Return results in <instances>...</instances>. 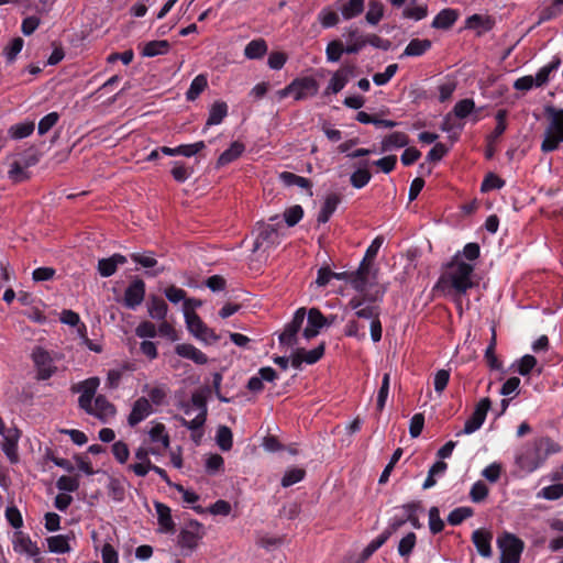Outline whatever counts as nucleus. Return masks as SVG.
Returning <instances> with one entry per match:
<instances>
[{
  "label": "nucleus",
  "mask_w": 563,
  "mask_h": 563,
  "mask_svg": "<svg viewBox=\"0 0 563 563\" xmlns=\"http://www.w3.org/2000/svg\"><path fill=\"white\" fill-rule=\"evenodd\" d=\"M475 264L453 257L441 274L435 287L452 297L457 309L462 311L463 299L467 291L477 286Z\"/></svg>",
  "instance_id": "1"
},
{
  "label": "nucleus",
  "mask_w": 563,
  "mask_h": 563,
  "mask_svg": "<svg viewBox=\"0 0 563 563\" xmlns=\"http://www.w3.org/2000/svg\"><path fill=\"white\" fill-rule=\"evenodd\" d=\"M559 451V445L549 438H539L522 445L515 457L516 465L525 474L538 470L545 460Z\"/></svg>",
  "instance_id": "2"
},
{
  "label": "nucleus",
  "mask_w": 563,
  "mask_h": 563,
  "mask_svg": "<svg viewBox=\"0 0 563 563\" xmlns=\"http://www.w3.org/2000/svg\"><path fill=\"white\" fill-rule=\"evenodd\" d=\"M178 408L184 416L177 417V419L181 426L192 431V439L198 442L208 412L205 395L201 391H195L190 399L180 401Z\"/></svg>",
  "instance_id": "3"
},
{
  "label": "nucleus",
  "mask_w": 563,
  "mask_h": 563,
  "mask_svg": "<svg viewBox=\"0 0 563 563\" xmlns=\"http://www.w3.org/2000/svg\"><path fill=\"white\" fill-rule=\"evenodd\" d=\"M349 307L354 311L355 318L369 322L371 339L374 343L379 342L383 335L379 306L355 296L349 301Z\"/></svg>",
  "instance_id": "4"
},
{
  "label": "nucleus",
  "mask_w": 563,
  "mask_h": 563,
  "mask_svg": "<svg viewBox=\"0 0 563 563\" xmlns=\"http://www.w3.org/2000/svg\"><path fill=\"white\" fill-rule=\"evenodd\" d=\"M319 85L312 77H301L294 79L284 89L276 92L278 99H285L291 96L296 101L307 99L317 95Z\"/></svg>",
  "instance_id": "5"
},
{
  "label": "nucleus",
  "mask_w": 563,
  "mask_h": 563,
  "mask_svg": "<svg viewBox=\"0 0 563 563\" xmlns=\"http://www.w3.org/2000/svg\"><path fill=\"white\" fill-rule=\"evenodd\" d=\"M550 123L544 132L541 150L544 153L555 151L563 143V109L550 110Z\"/></svg>",
  "instance_id": "6"
},
{
  "label": "nucleus",
  "mask_w": 563,
  "mask_h": 563,
  "mask_svg": "<svg viewBox=\"0 0 563 563\" xmlns=\"http://www.w3.org/2000/svg\"><path fill=\"white\" fill-rule=\"evenodd\" d=\"M279 222L276 224L263 223L257 227V235L254 240L252 252L261 257L280 242L278 231Z\"/></svg>",
  "instance_id": "7"
},
{
  "label": "nucleus",
  "mask_w": 563,
  "mask_h": 563,
  "mask_svg": "<svg viewBox=\"0 0 563 563\" xmlns=\"http://www.w3.org/2000/svg\"><path fill=\"white\" fill-rule=\"evenodd\" d=\"M205 527L196 521H189L178 534V545L185 555L191 554L205 537Z\"/></svg>",
  "instance_id": "8"
},
{
  "label": "nucleus",
  "mask_w": 563,
  "mask_h": 563,
  "mask_svg": "<svg viewBox=\"0 0 563 563\" xmlns=\"http://www.w3.org/2000/svg\"><path fill=\"white\" fill-rule=\"evenodd\" d=\"M500 550V563H519L523 542L511 533H503L497 539Z\"/></svg>",
  "instance_id": "9"
},
{
  "label": "nucleus",
  "mask_w": 563,
  "mask_h": 563,
  "mask_svg": "<svg viewBox=\"0 0 563 563\" xmlns=\"http://www.w3.org/2000/svg\"><path fill=\"white\" fill-rule=\"evenodd\" d=\"M185 322L190 334L205 344H212L219 340V335L196 312L186 311Z\"/></svg>",
  "instance_id": "10"
},
{
  "label": "nucleus",
  "mask_w": 563,
  "mask_h": 563,
  "mask_svg": "<svg viewBox=\"0 0 563 563\" xmlns=\"http://www.w3.org/2000/svg\"><path fill=\"white\" fill-rule=\"evenodd\" d=\"M88 415L95 416L103 423L110 422L117 413L112 405L103 395L96 396L89 404V407H80Z\"/></svg>",
  "instance_id": "11"
},
{
  "label": "nucleus",
  "mask_w": 563,
  "mask_h": 563,
  "mask_svg": "<svg viewBox=\"0 0 563 563\" xmlns=\"http://www.w3.org/2000/svg\"><path fill=\"white\" fill-rule=\"evenodd\" d=\"M32 360L37 372V379L45 380L55 374L56 366L54 360L44 349L36 347L32 353Z\"/></svg>",
  "instance_id": "12"
},
{
  "label": "nucleus",
  "mask_w": 563,
  "mask_h": 563,
  "mask_svg": "<svg viewBox=\"0 0 563 563\" xmlns=\"http://www.w3.org/2000/svg\"><path fill=\"white\" fill-rule=\"evenodd\" d=\"M490 408V400L488 398L481 399L475 406L474 412L465 421L464 429L457 433L472 434L477 431L486 420L487 412Z\"/></svg>",
  "instance_id": "13"
},
{
  "label": "nucleus",
  "mask_w": 563,
  "mask_h": 563,
  "mask_svg": "<svg viewBox=\"0 0 563 563\" xmlns=\"http://www.w3.org/2000/svg\"><path fill=\"white\" fill-rule=\"evenodd\" d=\"M148 443L151 448H156L159 451V455L169 448L170 438L166 430V427L161 422H151V427L147 431Z\"/></svg>",
  "instance_id": "14"
},
{
  "label": "nucleus",
  "mask_w": 563,
  "mask_h": 563,
  "mask_svg": "<svg viewBox=\"0 0 563 563\" xmlns=\"http://www.w3.org/2000/svg\"><path fill=\"white\" fill-rule=\"evenodd\" d=\"M154 412L153 406L146 397L137 398L133 405L131 412L128 416V424L135 427Z\"/></svg>",
  "instance_id": "15"
},
{
  "label": "nucleus",
  "mask_w": 563,
  "mask_h": 563,
  "mask_svg": "<svg viewBox=\"0 0 563 563\" xmlns=\"http://www.w3.org/2000/svg\"><path fill=\"white\" fill-rule=\"evenodd\" d=\"M306 312L305 309H298L292 320L286 324L284 331L279 335V342L284 345H294L296 343V335L300 330L303 321H305Z\"/></svg>",
  "instance_id": "16"
},
{
  "label": "nucleus",
  "mask_w": 563,
  "mask_h": 563,
  "mask_svg": "<svg viewBox=\"0 0 563 563\" xmlns=\"http://www.w3.org/2000/svg\"><path fill=\"white\" fill-rule=\"evenodd\" d=\"M145 297V284L142 279L133 280L124 292L123 303L129 309L139 307Z\"/></svg>",
  "instance_id": "17"
},
{
  "label": "nucleus",
  "mask_w": 563,
  "mask_h": 563,
  "mask_svg": "<svg viewBox=\"0 0 563 563\" xmlns=\"http://www.w3.org/2000/svg\"><path fill=\"white\" fill-rule=\"evenodd\" d=\"M353 70L354 68L352 66H343L333 73L324 90V95H336L340 92L349 82Z\"/></svg>",
  "instance_id": "18"
},
{
  "label": "nucleus",
  "mask_w": 563,
  "mask_h": 563,
  "mask_svg": "<svg viewBox=\"0 0 563 563\" xmlns=\"http://www.w3.org/2000/svg\"><path fill=\"white\" fill-rule=\"evenodd\" d=\"M492 540L493 533L486 529H477L472 533V541L483 558H490L493 555L492 551Z\"/></svg>",
  "instance_id": "19"
},
{
  "label": "nucleus",
  "mask_w": 563,
  "mask_h": 563,
  "mask_svg": "<svg viewBox=\"0 0 563 563\" xmlns=\"http://www.w3.org/2000/svg\"><path fill=\"white\" fill-rule=\"evenodd\" d=\"M344 36L346 37L345 53L356 54L367 45L366 36L356 27H347Z\"/></svg>",
  "instance_id": "20"
},
{
  "label": "nucleus",
  "mask_w": 563,
  "mask_h": 563,
  "mask_svg": "<svg viewBox=\"0 0 563 563\" xmlns=\"http://www.w3.org/2000/svg\"><path fill=\"white\" fill-rule=\"evenodd\" d=\"M99 384L100 380L98 377H90L79 383L77 386V391L80 393L78 399L79 407H89L90 401L95 398Z\"/></svg>",
  "instance_id": "21"
},
{
  "label": "nucleus",
  "mask_w": 563,
  "mask_h": 563,
  "mask_svg": "<svg viewBox=\"0 0 563 563\" xmlns=\"http://www.w3.org/2000/svg\"><path fill=\"white\" fill-rule=\"evenodd\" d=\"M563 12V0H544L538 10V23H543L559 16Z\"/></svg>",
  "instance_id": "22"
},
{
  "label": "nucleus",
  "mask_w": 563,
  "mask_h": 563,
  "mask_svg": "<svg viewBox=\"0 0 563 563\" xmlns=\"http://www.w3.org/2000/svg\"><path fill=\"white\" fill-rule=\"evenodd\" d=\"M175 352L178 356L188 358L198 365H205L208 363L207 355L192 344H189V343L177 344L175 346Z\"/></svg>",
  "instance_id": "23"
},
{
  "label": "nucleus",
  "mask_w": 563,
  "mask_h": 563,
  "mask_svg": "<svg viewBox=\"0 0 563 563\" xmlns=\"http://www.w3.org/2000/svg\"><path fill=\"white\" fill-rule=\"evenodd\" d=\"M157 520H158V530L162 533H173L175 531V522L172 518L170 508L163 503L156 501L154 504Z\"/></svg>",
  "instance_id": "24"
},
{
  "label": "nucleus",
  "mask_w": 563,
  "mask_h": 563,
  "mask_svg": "<svg viewBox=\"0 0 563 563\" xmlns=\"http://www.w3.org/2000/svg\"><path fill=\"white\" fill-rule=\"evenodd\" d=\"M12 545L13 550L19 554L35 556L38 553L36 544L27 536L19 531L13 534Z\"/></svg>",
  "instance_id": "25"
},
{
  "label": "nucleus",
  "mask_w": 563,
  "mask_h": 563,
  "mask_svg": "<svg viewBox=\"0 0 563 563\" xmlns=\"http://www.w3.org/2000/svg\"><path fill=\"white\" fill-rule=\"evenodd\" d=\"M143 391L146 393L147 399L152 406H163L166 402L169 388L165 384H146L143 387Z\"/></svg>",
  "instance_id": "26"
},
{
  "label": "nucleus",
  "mask_w": 563,
  "mask_h": 563,
  "mask_svg": "<svg viewBox=\"0 0 563 563\" xmlns=\"http://www.w3.org/2000/svg\"><path fill=\"white\" fill-rule=\"evenodd\" d=\"M126 263V257L121 254H113L112 256L108 258H101L98 262V273L102 277H110L112 276L118 266L123 265Z\"/></svg>",
  "instance_id": "27"
},
{
  "label": "nucleus",
  "mask_w": 563,
  "mask_h": 563,
  "mask_svg": "<svg viewBox=\"0 0 563 563\" xmlns=\"http://www.w3.org/2000/svg\"><path fill=\"white\" fill-rule=\"evenodd\" d=\"M459 19V12L455 9H442L433 19L431 26L438 30L450 29Z\"/></svg>",
  "instance_id": "28"
},
{
  "label": "nucleus",
  "mask_w": 563,
  "mask_h": 563,
  "mask_svg": "<svg viewBox=\"0 0 563 563\" xmlns=\"http://www.w3.org/2000/svg\"><path fill=\"white\" fill-rule=\"evenodd\" d=\"M3 438L2 450L4 454L9 457L11 462H16L18 453H16V443L19 440V433L16 429H4V434H1Z\"/></svg>",
  "instance_id": "29"
},
{
  "label": "nucleus",
  "mask_w": 563,
  "mask_h": 563,
  "mask_svg": "<svg viewBox=\"0 0 563 563\" xmlns=\"http://www.w3.org/2000/svg\"><path fill=\"white\" fill-rule=\"evenodd\" d=\"M561 64V58L559 56H554L550 63L541 67L534 76L537 79V88L548 84L551 77L558 73Z\"/></svg>",
  "instance_id": "30"
},
{
  "label": "nucleus",
  "mask_w": 563,
  "mask_h": 563,
  "mask_svg": "<svg viewBox=\"0 0 563 563\" xmlns=\"http://www.w3.org/2000/svg\"><path fill=\"white\" fill-rule=\"evenodd\" d=\"M340 202L341 198L336 194L328 195L319 211L317 218L318 223H327L330 220L331 216L336 210Z\"/></svg>",
  "instance_id": "31"
},
{
  "label": "nucleus",
  "mask_w": 563,
  "mask_h": 563,
  "mask_svg": "<svg viewBox=\"0 0 563 563\" xmlns=\"http://www.w3.org/2000/svg\"><path fill=\"white\" fill-rule=\"evenodd\" d=\"M169 49L170 44L167 40H155L143 45L142 55L145 57H155L167 54Z\"/></svg>",
  "instance_id": "32"
},
{
  "label": "nucleus",
  "mask_w": 563,
  "mask_h": 563,
  "mask_svg": "<svg viewBox=\"0 0 563 563\" xmlns=\"http://www.w3.org/2000/svg\"><path fill=\"white\" fill-rule=\"evenodd\" d=\"M228 115V104L224 101H216L209 109L206 126L220 124Z\"/></svg>",
  "instance_id": "33"
},
{
  "label": "nucleus",
  "mask_w": 563,
  "mask_h": 563,
  "mask_svg": "<svg viewBox=\"0 0 563 563\" xmlns=\"http://www.w3.org/2000/svg\"><path fill=\"white\" fill-rule=\"evenodd\" d=\"M147 311L151 318L163 321L167 316L168 306L162 298L153 296L147 302Z\"/></svg>",
  "instance_id": "34"
},
{
  "label": "nucleus",
  "mask_w": 563,
  "mask_h": 563,
  "mask_svg": "<svg viewBox=\"0 0 563 563\" xmlns=\"http://www.w3.org/2000/svg\"><path fill=\"white\" fill-rule=\"evenodd\" d=\"M431 41L427 38H413L406 46L401 56L418 57L431 48Z\"/></svg>",
  "instance_id": "35"
},
{
  "label": "nucleus",
  "mask_w": 563,
  "mask_h": 563,
  "mask_svg": "<svg viewBox=\"0 0 563 563\" xmlns=\"http://www.w3.org/2000/svg\"><path fill=\"white\" fill-rule=\"evenodd\" d=\"M408 144V136L404 132H394L382 141V152H388L405 147Z\"/></svg>",
  "instance_id": "36"
},
{
  "label": "nucleus",
  "mask_w": 563,
  "mask_h": 563,
  "mask_svg": "<svg viewBox=\"0 0 563 563\" xmlns=\"http://www.w3.org/2000/svg\"><path fill=\"white\" fill-rule=\"evenodd\" d=\"M344 334L349 338H355L363 341L366 338L365 324L357 318L350 319L344 327Z\"/></svg>",
  "instance_id": "37"
},
{
  "label": "nucleus",
  "mask_w": 563,
  "mask_h": 563,
  "mask_svg": "<svg viewBox=\"0 0 563 563\" xmlns=\"http://www.w3.org/2000/svg\"><path fill=\"white\" fill-rule=\"evenodd\" d=\"M244 152V145L240 142H233L228 150H225L218 158V166H225L238 157L242 155Z\"/></svg>",
  "instance_id": "38"
},
{
  "label": "nucleus",
  "mask_w": 563,
  "mask_h": 563,
  "mask_svg": "<svg viewBox=\"0 0 563 563\" xmlns=\"http://www.w3.org/2000/svg\"><path fill=\"white\" fill-rule=\"evenodd\" d=\"M48 550L53 553H68L71 548L69 545V537L64 534L53 536L47 538Z\"/></svg>",
  "instance_id": "39"
},
{
  "label": "nucleus",
  "mask_w": 563,
  "mask_h": 563,
  "mask_svg": "<svg viewBox=\"0 0 563 563\" xmlns=\"http://www.w3.org/2000/svg\"><path fill=\"white\" fill-rule=\"evenodd\" d=\"M267 52V44L263 38H256L247 43L244 48V55L249 59L262 58Z\"/></svg>",
  "instance_id": "40"
},
{
  "label": "nucleus",
  "mask_w": 563,
  "mask_h": 563,
  "mask_svg": "<svg viewBox=\"0 0 563 563\" xmlns=\"http://www.w3.org/2000/svg\"><path fill=\"white\" fill-rule=\"evenodd\" d=\"M109 496L117 503H120L125 497V482L119 477H110L108 485Z\"/></svg>",
  "instance_id": "41"
},
{
  "label": "nucleus",
  "mask_w": 563,
  "mask_h": 563,
  "mask_svg": "<svg viewBox=\"0 0 563 563\" xmlns=\"http://www.w3.org/2000/svg\"><path fill=\"white\" fill-rule=\"evenodd\" d=\"M207 86H208V80L205 75L200 74V75L196 76L192 79V81L186 92L187 100H189V101L196 100L200 96V93L207 88Z\"/></svg>",
  "instance_id": "42"
},
{
  "label": "nucleus",
  "mask_w": 563,
  "mask_h": 563,
  "mask_svg": "<svg viewBox=\"0 0 563 563\" xmlns=\"http://www.w3.org/2000/svg\"><path fill=\"white\" fill-rule=\"evenodd\" d=\"M364 0H349L340 8L344 20H351L363 12Z\"/></svg>",
  "instance_id": "43"
},
{
  "label": "nucleus",
  "mask_w": 563,
  "mask_h": 563,
  "mask_svg": "<svg viewBox=\"0 0 563 563\" xmlns=\"http://www.w3.org/2000/svg\"><path fill=\"white\" fill-rule=\"evenodd\" d=\"M456 119L457 118L452 113H448L441 123V130L449 133L450 137L454 139L457 137V135L464 128V123L457 121Z\"/></svg>",
  "instance_id": "44"
},
{
  "label": "nucleus",
  "mask_w": 563,
  "mask_h": 563,
  "mask_svg": "<svg viewBox=\"0 0 563 563\" xmlns=\"http://www.w3.org/2000/svg\"><path fill=\"white\" fill-rule=\"evenodd\" d=\"M279 178L286 186H297L302 189L310 190L311 189V183L308 178L296 175L290 172H283L279 175Z\"/></svg>",
  "instance_id": "45"
},
{
  "label": "nucleus",
  "mask_w": 563,
  "mask_h": 563,
  "mask_svg": "<svg viewBox=\"0 0 563 563\" xmlns=\"http://www.w3.org/2000/svg\"><path fill=\"white\" fill-rule=\"evenodd\" d=\"M34 131V123L33 122H22L12 125L8 133L11 139L13 140H21L30 136Z\"/></svg>",
  "instance_id": "46"
},
{
  "label": "nucleus",
  "mask_w": 563,
  "mask_h": 563,
  "mask_svg": "<svg viewBox=\"0 0 563 563\" xmlns=\"http://www.w3.org/2000/svg\"><path fill=\"white\" fill-rule=\"evenodd\" d=\"M92 539L95 542V548H101L102 563H119L118 552L110 543L99 544L95 532L92 533Z\"/></svg>",
  "instance_id": "47"
},
{
  "label": "nucleus",
  "mask_w": 563,
  "mask_h": 563,
  "mask_svg": "<svg viewBox=\"0 0 563 563\" xmlns=\"http://www.w3.org/2000/svg\"><path fill=\"white\" fill-rule=\"evenodd\" d=\"M481 249L477 243H467L461 252L453 257H461L462 262L473 263L479 257Z\"/></svg>",
  "instance_id": "48"
},
{
  "label": "nucleus",
  "mask_w": 563,
  "mask_h": 563,
  "mask_svg": "<svg viewBox=\"0 0 563 563\" xmlns=\"http://www.w3.org/2000/svg\"><path fill=\"white\" fill-rule=\"evenodd\" d=\"M343 53H345V47L343 46L341 41L333 40L328 43L325 48V56L328 62H339Z\"/></svg>",
  "instance_id": "49"
},
{
  "label": "nucleus",
  "mask_w": 563,
  "mask_h": 563,
  "mask_svg": "<svg viewBox=\"0 0 563 563\" xmlns=\"http://www.w3.org/2000/svg\"><path fill=\"white\" fill-rule=\"evenodd\" d=\"M29 165H21L18 161H14L10 164V168L8 170V177L13 183H21L29 178V173L26 172V167Z\"/></svg>",
  "instance_id": "50"
},
{
  "label": "nucleus",
  "mask_w": 563,
  "mask_h": 563,
  "mask_svg": "<svg viewBox=\"0 0 563 563\" xmlns=\"http://www.w3.org/2000/svg\"><path fill=\"white\" fill-rule=\"evenodd\" d=\"M389 385H390V374L386 373L383 376L380 388L377 393L376 408L378 411H382L385 408L388 395H389Z\"/></svg>",
  "instance_id": "51"
},
{
  "label": "nucleus",
  "mask_w": 563,
  "mask_h": 563,
  "mask_svg": "<svg viewBox=\"0 0 563 563\" xmlns=\"http://www.w3.org/2000/svg\"><path fill=\"white\" fill-rule=\"evenodd\" d=\"M305 471L299 467H291L287 470L282 478L283 487H290L299 482H301L305 477Z\"/></svg>",
  "instance_id": "52"
},
{
  "label": "nucleus",
  "mask_w": 563,
  "mask_h": 563,
  "mask_svg": "<svg viewBox=\"0 0 563 563\" xmlns=\"http://www.w3.org/2000/svg\"><path fill=\"white\" fill-rule=\"evenodd\" d=\"M473 514V509L470 507H457L449 514L448 522L451 526H457L462 523L465 519L472 517Z\"/></svg>",
  "instance_id": "53"
},
{
  "label": "nucleus",
  "mask_w": 563,
  "mask_h": 563,
  "mask_svg": "<svg viewBox=\"0 0 563 563\" xmlns=\"http://www.w3.org/2000/svg\"><path fill=\"white\" fill-rule=\"evenodd\" d=\"M538 498L547 500H556L563 497V484H553L543 487L538 494Z\"/></svg>",
  "instance_id": "54"
},
{
  "label": "nucleus",
  "mask_w": 563,
  "mask_h": 563,
  "mask_svg": "<svg viewBox=\"0 0 563 563\" xmlns=\"http://www.w3.org/2000/svg\"><path fill=\"white\" fill-rule=\"evenodd\" d=\"M474 109L475 102L472 99H463L455 103L451 113L461 120L471 114Z\"/></svg>",
  "instance_id": "55"
},
{
  "label": "nucleus",
  "mask_w": 563,
  "mask_h": 563,
  "mask_svg": "<svg viewBox=\"0 0 563 563\" xmlns=\"http://www.w3.org/2000/svg\"><path fill=\"white\" fill-rule=\"evenodd\" d=\"M217 443L222 451H229L232 448V432L228 427L221 426L217 430Z\"/></svg>",
  "instance_id": "56"
},
{
  "label": "nucleus",
  "mask_w": 563,
  "mask_h": 563,
  "mask_svg": "<svg viewBox=\"0 0 563 563\" xmlns=\"http://www.w3.org/2000/svg\"><path fill=\"white\" fill-rule=\"evenodd\" d=\"M339 20L338 13L330 8L322 9L318 14V21L324 29L335 26Z\"/></svg>",
  "instance_id": "57"
},
{
  "label": "nucleus",
  "mask_w": 563,
  "mask_h": 563,
  "mask_svg": "<svg viewBox=\"0 0 563 563\" xmlns=\"http://www.w3.org/2000/svg\"><path fill=\"white\" fill-rule=\"evenodd\" d=\"M416 541H417V537L413 532H409L407 533L400 541H399V544H398V553L400 556L402 558H408L415 545H416Z\"/></svg>",
  "instance_id": "58"
},
{
  "label": "nucleus",
  "mask_w": 563,
  "mask_h": 563,
  "mask_svg": "<svg viewBox=\"0 0 563 563\" xmlns=\"http://www.w3.org/2000/svg\"><path fill=\"white\" fill-rule=\"evenodd\" d=\"M371 178H372L371 173L367 170V168L364 167V168H358L357 170H355L351 175L350 181L354 188L361 189L369 183Z\"/></svg>",
  "instance_id": "59"
},
{
  "label": "nucleus",
  "mask_w": 563,
  "mask_h": 563,
  "mask_svg": "<svg viewBox=\"0 0 563 563\" xmlns=\"http://www.w3.org/2000/svg\"><path fill=\"white\" fill-rule=\"evenodd\" d=\"M384 14V7L380 2L373 1L368 5V10L366 12L365 19L372 24L376 25L382 20Z\"/></svg>",
  "instance_id": "60"
},
{
  "label": "nucleus",
  "mask_w": 563,
  "mask_h": 563,
  "mask_svg": "<svg viewBox=\"0 0 563 563\" xmlns=\"http://www.w3.org/2000/svg\"><path fill=\"white\" fill-rule=\"evenodd\" d=\"M56 487L63 493H74L79 488V479L63 475L57 479Z\"/></svg>",
  "instance_id": "61"
},
{
  "label": "nucleus",
  "mask_w": 563,
  "mask_h": 563,
  "mask_svg": "<svg viewBox=\"0 0 563 563\" xmlns=\"http://www.w3.org/2000/svg\"><path fill=\"white\" fill-rule=\"evenodd\" d=\"M303 217V209L299 205L289 207L284 212V219L288 227L296 225Z\"/></svg>",
  "instance_id": "62"
},
{
  "label": "nucleus",
  "mask_w": 563,
  "mask_h": 563,
  "mask_svg": "<svg viewBox=\"0 0 563 563\" xmlns=\"http://www.w3.org/2000/svg\"><path fill=\"white\" fill-rule=\"evenodd\" d=\"M429 528L433 534L440 533L444 529V521L441 519L437 507H431L429 510Z\"/></svg>",
  "instance_id": "63"
},
{
  "label": "nucleus",
  "mask_w": 563,
  "mask_h": 563,
  "mask_svg": "<svg viewBox=\"0 0 563 563\" xmlns=\"http://www.w3.org/2000/svg\"><path fill=\"white\" fill-rule=\"evenodd\" d=\"M488 493L489 490L487 485L482 481H477L471 488L470 497L472 501L481 503L487 497Z\"/></svg>",
  "instance_id": "64"
}]
</instances>
